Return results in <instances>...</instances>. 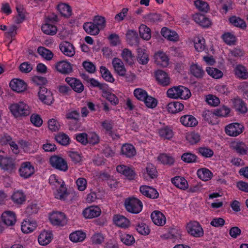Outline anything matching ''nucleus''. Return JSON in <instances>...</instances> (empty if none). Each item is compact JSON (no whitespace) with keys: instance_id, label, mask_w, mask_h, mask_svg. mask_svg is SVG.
Here are the masks:
<instances>
[{"instance_id":"1","label":"nucleus","mask_w":248,"mask_h":248,"mask_svg":"<svg viewBox=\"0 0 248 248\" xmlns=\"http://www.w3.org/2000/svg\"><path fill=\"white\" fill-rule=\"evenodd\" d=\"M9 109L15 118L25 117L31 113L29 106L22 101L11 105Z\"/></svg>"},{"instance_id":"2","label":"nucleus","mask_w":248,"mask_h":248,"mask_svg":"<svg viewBox=\"0 0 248 248\" xmlns=\"http://www.w3.org/2000/svg\"><path fill=\"white\" fill-rule=\"evenodd\" d=\"M124 206L128 212L133 214H138L142 209V202L135 198L126 199L124 202Z\"/></svg>"},{"instance_id":"3","label":"nucleus","mask_w":248,"mask_h":248,"mask_svg":"<svg viewBox=\"0 0 248 248\" xmlns=\"http://www.w3.org/2000/svg\"><path fill=\"white\" fill-rule=\"evenodd\" d=\"M186 229L188 233L195 237H201L204 234L202 226L196 221H190L187 223Z\"/></svg>"},{"instance_id":"4","label":"nucleus","mask_w":248,"mask_h":248,"mask_svg":"<svg viewBox=\"0 0 248 248\" xmlns=\"http://www.w3.org/2000/svg\"><path fill=\"white\" fill-rule=\"evenodd\" d=\"M49 162L52 167L58 170L66 171L68 170L66 161L58 155L52 156L49 159Z\"/></svg>"},{"instance_id":"5","label":"nucleus","mask_w":248,"mask_h":248,"mask_svg":"<svg viewBox=\"0 0 248 248\" xmlns=\"http://www.w3.org/2000/svg\"><path fill=\"white\" fill-rule=\"evenodd\" d=\"M0 167L9 173H12L16 170L14 160L11 157L2 155H0Z\"/></svg>"},{"instance_id":"6","label":"nucleus","mask_w":248,"mask_h":248,"mask_svg":"<svg viewBox=\"0 0 248 248\" xmlns=\"http://www.w3.org/2000/svg\"><path fill=\"white\" fill-rule=\"evenodd\" d=\"M38 94L40 100L42 102L48 105L52 104L54 101L52 93L45 87H40Z\"/></svg>"},{"instance_id":"7","label":"nucleus","mask_w":248,"mask_h":248,"mask_svg":"<svg viewBox=\"0 0 248 248\" xmlns=\"http://www.w3.org/2000/svg\"><path fill=\"white\" fill-rule=\"evenodd\" d=\"M49 219L51 223L56 226H63L67 223L65 215L60 212H54L50 216Z\"/></svg>"},{"instance_id":"8","label":"nucleus","mask_w":248,"mask_h":248,"mask_svg":"<svg viewBox=\"0 0 248 248\" xmlns=\"http://www.w3.org/2000/svg\"><path fill=\"white\" fill-rule=\"evenodd\" d=\"M243 126L239 123H232L226 127L225 132L229 136L235 137L243 132Z\"/></svg>"},{"instance_id":"9","label":"nucleus","mask_w":248,"mask_h":248,"mask_svg":"<svg viewBox=\"0 0 248 248\" xmlns=\"http://www.w3.org/2000/svg\"><path fill=\"white\" fill-rule=\"evenodd\" d=\"M65 80L75 92L81 93L83 91L84 87L79 79L75 78L67 77Z\"/></svg>"},{"instance_id":"10","label":"nucleus","mask_w":248,"mask_h":248,"mask_svg":"<svg viewBox=\"0 0 248 248\" xmlns=\"http://www.w3.org/2000/svg\"><path fill=\"white\" fill-rule=\"evenodd\" d=\"M155 78L158 83L162 86H168L170 84V79L168 74L162 70H157L155 73Z\"/></svg>"},{"instance_id":"11","label":"nucleus","mask_w":248,"mask_h":248,"mask_svg":"<svg viewBox=\"0 0 248 248\" xmlns=\"http://www.w3.org/2000/svg\"><path fill=\"white\" fill-rule=\"evenodd\" d=\"M140 191L144 196L152 199H156L159 197V193L155 188L143 185L140 186Z\"/></svg>"},{"instance_id":"12","label":"nucleus","mask_w":248,"mask_h":248,"mask_svg":"<svg viewBox=\"0 0 248 248\" xmlns=\"http://www.w3.org/2000/svg\"><path fill=\"white\" fill-rule=\"evenodd\" d=\"M19 171L21 177L27 178L34 173V169L30 162H25L21 164Z\"/></svg>"},{"instance_id":"13","label":"nucleus","mask_w":248,"mask_h":248,"mask_svg":"<svg viewBox=\"0 0 248 248\" xmlns=\"http://www.w3.org/2000/svg\"><path fill=\"white\" fill-rule=\"evenodd\" d=\"M61 52L67 57H71L75 54V49L73 45L70 43L64 41L61 43L59 45Z\"/></svg>"},{"instance_id":"14","label":"nucleus","mask_w":248,"mask_h":248,"mask_svg":"<svg viewBox=\"0 0 248 248\" xmlns=\"http://www.w3.org/2000/svg\"><path fill=\"white\" fill-rule=\"evenodd\" d=\"M10 87L14 91L21 93L27 89V85L22 80L16 78L12 80L9 83Z\"/></svg>"},{"instance_id":"15","label":"nucleus","mask_w":248,"mask_h":248,"mask_svg":"<svg viewBox=\"0 0 248 248\" xmlns=\"http://www.w3.org/2000/svg\"><path fill=\"white\" fill-rule=\"evenodd\" d=\"M155 63L162 67H166L169 63V59L167 55L162 51H158L154 55Z\"/></svg>"},{"instance_id":"16","label":"nucleus","mask_w":248,"mask_h":248,"mask_svg":"<svg viewBox=\"0 0 248 248\" xmlns=\"http://www.w3.org/2000/svg\"><path fill=\"white\" fill-rule=\"evenodd\" d=\"M2 221L7 226H13L16 222L15 213L11 211L4 212L1 215Z\"/></svg>"},{"instance_id":"17","label":"nucleus","mask_w":248,"mask_h":248,"mask_svg":"<svg viewBox=\"0 0 248 248\" xmlns=\"http://www.w3.org/2000/svg\"><path fill=\"white\" fill-rule=\"evenodd\" d=\"M116 170L118 172L124 175L130 180H133L136 176L135 172L132 169L124 165H118Z\"/></svg>"},{"instance_id":"18","label":"nucleus","mask_w":248,"mask_h":248,"mask_svg":"<svg viewBox=\"0 0 248 248\" xmlns=\"http://www.w3.org/2000/svg\"><path fill=\"white\" fill-rule=\"evenodd\" d=\"M112 64L114 71L120 76H124L126 69L122 61L118 58H114L112 61Z\"/></svg>"},{"instance_id":"19","label":"nucleus","mask_w":248,"mask_h":248,"mask_svg":"<svg viewBox=\"0 0 248 248\" xmlns=\"http://www.w3.org/2000/svg\"><path fill=\"white\" fill-rule=\"evenodd\" d=\"M55 67L58 71L65 75L71 73L73 70L71 64L66 61H62L58 62L56 64Z\"/></svg>"},{"instance_id":"20","label":"nucleus","mask_w":248,"mask_h":248,"mask_svg":"<svg viewBox=\"0 0 248 248\" xmlns=\"http://www.w3.org/2000/svg\"><path fill=\"white\" fill-rule=\"evenodd\" d=\"M193 18L196 23L203 28H208L211 25L209 18L203 15L196 13L193 16Z\"/></svg>"},{"instance_id":"21","label":"nucleus","mask_w":248,"mask_h":248,"mask_svg":"<svg viewBox=\"0 0 248 248\" xmlns=\"http://www.w3.org/2000/svg\"><path fill=\"white\" fill-rule=\"evenodd\" d=\"M101 212L99 207L97 206H92L84 209L83 214L86 218H92L98 217Z\"/></svg>"},{"instance_id":"22","label":"nucleus","mask_w":248,"mask_h":248,"mask_svg":"<svg viewBox=\"0 0 248 248\" xmlns=\"http://www.w3.org/2000/svg\"><path fill=\"white\" fill-rule=\"evenodd\" d=\"M233 107L239 114H244L248 111L246 104L240 98H235L232 100Z\"/></svg>"},{"instance_id":"23","label":"nucleus","mask_w":248,"mask_h":248,"mask_svg":"<svg viewBox=\"0 0 248 248\" xmlns=\"http://www.w3.org/2000/svg\"><path fill=\"white\" fill-rule=\"evenodd\" d=\"M162 35L168 40L172 42H177L179 37L178 33L174 31L170 30L166 27H163L161 31Z\"/></svg>"},{"instance_id":"24","label":"nucleus","mask_w":248,"mask_h":248,"mask_svg":"<svg viewBox=\"0 0 248 248\" xmlns=\"http://www.w3.org/2000/svg\"><path fill=\"white\" fill-rule=\"evenodd\" d=\"M180 122L186 127H194L198 124V121L191 115H185L180 118Z\"/></svg>"},{"instance_id":"25","label":"nucleus","mask_w":248,"mask_h":248,"mask_svg":"<svg viewBox=\"0 0 248 248\" xmlns=\"http://www.w3.org/2000/svg\"><path fill=\"white\" fill-rule=\"evenodd\" d=\"M153 222L156 225L162 226L166 222L164 215L159 211H154L151 215Z\"/></svg>"},{"instance_id":"26","label":"nucleus","mask_w":248,"mask_h":248,"mask_svg":"<svg viewBox=\"0 0 248 248\" xmlns=\"http://www.w3.org/2000/svg\"><path fill=\"white\" fill-rule=\"evenodd\" d=\"M37 226L36 222L30 219L24 220L21 224V230L25 233H29L33 232Z\"/></svg>"},{"instance_id":"27","label":"nucleus","mask_w":248,"mask_h":248,"mask_svg":"<svg viewBox=\"0 0 248 248\" xmlns=\"http://www.w3.org/2000/svg\"><path fill=\"white\" fill-rule=\"evenodd\" d=\"M229 21L232 25L242 30H245L247 28L245 20L239 16H232L229 18Z\"/></svg>"},{"instance_id":"28","label":"nucleus","mask_w":248,"mask_h":248,"mask_svg":"<svg viewBox=\"0 0 248 248\" xmlns=\"http://www.w3.org/2000/svg\"><path fill=\"white\" fill-rule=\"evenodd\" d=\"M137 60L139 63L145 65L149 61V54L145 49L139 48L137 49Z\"/></svg>"},{"instance_id":"29","label":"nucleus","mask_w":248,"mask_h":248,"mask_svg":"<svg viewBox=\"0 0 248 248\" xmlns=\"http://www.w3.org/2000/svg\"><path fill=\"white\" fill-rule=\"evenodd\" d=\"M122 154L126 157L131 158L135 155L136 149L134 146L130 144H124L121 148Z\"/></svg>"},{"instance_id":"30","label":"nucleus","mask_w":248,"mask_h":248,"mask_svg":"<svg viewBox=\"0 0 248 248\" xmlns=\"http://www.w3.org/2000/svg\"><path fill=\"white\" fill-rule=\"evenodd\" d=\"M126 42L130 46H137L139 44L137 32L134 30H129L126 34Z\"/></svg>"},{"instance_id":"31","label":"nucleus","mask_w":248,"mask_h":248,"mask_svg":"<svg viewBox=\"0 0 248 248\" xmlns=\"http://www.w3.org/2000/svg\"><path fill=\"white\" fill-rule=\"evenodd\" d=\"M52 237V235L50 232L44 231L39 235L38 241L40 245L45 246L51 241Z\"/></svg>"},{"instance_id":"32","label":"nucleus","mask_w":248,"mask_h":248,"mask_svg":"<svg viewBox=\"0 0 248 248\" xmlns=\"http://www.w3.org/2000/svg\"><path fill=\"white\" fill-rule=\"evenodd\" d=\"M83 27L88 34L92 35H97L100 32L99 28L93 22L85 23L83 24Z\"/></svg>"},{"instance_id":"33","label":"nucleus","mask_w":248,"mask_h":248,"mask_svg":"<svg viewBox=\"0 0 248 248\" xmlns=\"http://www.w3.org/2000/svg\"><path fill=\"white\" fill-rule=\"evenodd\" d=\"M121 56L126 64L132 65L134 63L135 56L129 49L124 48L121 53Z\"/></svg>"},{"instance_id":"34","label":"nucleus","mask_w":248,"mask_h":248,"mask_svg":"<svg viewBox=\"0 0 248 248\" xmlns=\"http://www.w3.org/2000/svg\"><path fill=\"white\" fill-rule=\"evenodd\" d=\"M11 199L15 204L21 205L25 202L26 196L22 191L18 190L13 194Z\"/></svg>"},{"instance_id":"35","label":"nucleus","mask_w":248,"mask_h":248,"mask_svg":"<svg viewBox=\"0 0 248 248\" xmlns=\"http://www.w3.org/2000/svg\"><path fill=\"white\" fill-rule=\"evenodd\" d=\"M198 177L202 181H207L213 177L212 172L208 169L201 168L198 170L197 172Z\"/></svg>"},{"instance_id":"36","label":"nucleus","mask_w":248,"mask_h":248,"mask_svg":"<svg viewBox=\"0 0 248 248\" xmlns=\"http://www.w3.org/2000/svg\"><path fill=\"white\" fill-rule=\"evenodd\" d=\"M167 108L169 112L176 113L183 110L184 106L179 102L173 101L169 103Z\"/></svg>"},{"instance_id":"37","label":"nucleus","mask_w":248,"mask_h":248,"mask_svg":"<svg viewBox=\"0 0 248 248\" xmlns=\"http://www.w3.org/2000/svg\"><path fill=\"white\" fill-rule=\"evenodd\" d=\"M171 182L177 187L181 189H185L188 187L187 182L183 177L176 176L171 179Z\"/></svg>"},{"instance_id":"38","label":"nucleus","mask_w":248,"mask_h":248,"mask_svg":"<svg viewBox=\"0 0 248 248\" xmlns=\"http://www.w3.org/2000/svg\"><path fill=\"white\" fill-rule=\"evenodd\" d=\"M159 135L164 139L170 140L173 136V132L171 127L166 126L158 129Z\"/></svg>"},{"instance_id":"39","label":"nucleus","mask_w":248,"mask_h":248,"mask_svg":"<svg viewBox=\"0 0 248 248\" xmlns=\"http://www.w3.org/2000/svg\"><path fill=\"white\" fill-rule=\"evenodd\" d=\"M234 70L236 76L239 78L246 79L248 78V72L245 66L241 64L237 65Z\"/></svg>"},{"instance_id":"40","label":"nucleus","mask_w":248,"mask_h":248,"mask_svg":"<svg viewBox=\"0 0 248 248\" xmlns=\"http://www.w3.org/2000/svg\"><path fill=\"white\" fill-rule=\"evenodd\" d=\"M191 74L198 78H202L204 75V71L201 66L197 64H193L190 67Z\"/></svg>"},{"instance_id":"41","label":"nucleus","mask_w":248,"mask_h":248,"mask_svg":"<svg viewBox=\"0 0 248 248\" xmlns=\"http://www.w3.org/2000/svg\"><path fill=\"white\" fill-rule=\"evenodd\" d=\"M57 10L62 15V16L69 17L72 14V10L70 6L64 3H62L57 5Z\"/></svg>"},{"instance_id":"42","label":"nucleus","mask_w":248,"mask_h":248,"mask_svg":"<svg viewBox=\"0 0 248 248\" xmlns=\"http://www.w3.org/2000/svg\"><path fill=\"white\" fill-rule=\"evenodd\" d=\"M49 183L53 189H56L65 184L62 179L55 174H52L50 176Z\"/></svg>"},{"instance_id":"43","label":"nucleus","mask_w":248,"mask_h":248,"mask_svg":"<svg viewBox=\"0 0 248 248\" xmlns=\"http://www.w3.org/2000/svg\"><path fill=\"white\" fill-rule=\"evenodd\" d=\"M56 189L57 191L55 193V196L58 199L64 200L69 195L65 184Z\"/></svg>"},{"instance_id":"44","label":"nucleus","mask_w":248,"mask_h":248,"mask_svg":"<svg viewBox=\"0 0 248 248\" xmlns=\"http://www.w3.org/2000/svg\"><path fill=\"white\" fill-rule=\"evenodd\" d=\"M115 224L121 228H127L129 226V220L124 216L121 215H115L113 217Z\"/></svg>"},{"instance_id":"45","label":"nucleus","mask_w":248,"mask_h":248,"mask_svg":"<svg viewBox=\"0 0 248 248\" xmlns=\"http://www.w3.org/2000/svg\"><path fill=\"white\" fill-rule=\"evenodd\" d=\"M86 233L80 231H77L69 235L70 240L75 243L83 241L86 238Z\"/></svg>"},{"instance_id":"46","label":"nucleus","mask_w":248,"mask_h":248,"mask_svg":"<svg viewBox=\"0 0 248 248\" xmlns=\"http://www.w3.org/2000/svg\"><path fill=\"white\" fill-rule=\"evenodd\" d=\"M233 149L239 155H244L247 154L248 147L243 142H236L232 144Z\"/></svg>"},{"instance_id":"47","label":"nucleus","mask_w":248,"mask_h":248,"mask_svg":"<svg viewBox=\"0 0 248 248\" xmlns=\"http://www.w3.org/2000/svg\"><path fill=\"white\" fill-rule=\"evenodd\" d=\"M41 30L44 33L50 35H55L57 31V27L47 22L42 26Z\"/></svg>"},{"instance_id":"48","label":"nucleus","mask_w":248,"mask_h":248,"mask_svg":"<svg viewBox=\"0 0 248 248\" xmlns=\"http://www.w3.org/2000/svg\"><path fill=\"white\" fill-rule=\"evenodd\" d=\"M139 33L140 37L144 40H148L151 37L150 29L144 24H142L140 26Z\"/></svg>"},{"instance_id":"49","label":"nucleus","mask_w":248,"mask_h":248,"mask_svg":"<svg viewBox=\"0 0 248 248\" xmlns=\"http://www.w3.org/2000/svg\"><path fill=\"white\" fill-rule=\"evenodd\" d=\"M158 159L164 165L171 166L174 163V158L166 154L160 155L158 157Z\"/></svg>"},{"instance_id":"50","label":"nucleus","mask_w":248,"mask_h":248,"mask_svg":"<svg viewBox=\"0 0 248 248\" xmlns=\"http://www.w3.org/2000/svg\"><path fill=\"white\" fill-rule=\"evenodd\" d=\"M214 114L217 117H227L229 116L230 108L226 106H222L213 110Z\"/></svg>"},{"instance_id":"51","label":"nucleus","mask_w":248,"mask_h":248,"mask_svg":"<svg viewBox=\"0 0 248 248\" xmlns=\"http://www.w3.org/2000/svg\"><path fill=\"white\" fill-rule=\"evenodd\" d=\"M38 53L46 60H50L53 57V53L49 49L43 46H39L37 49Z\"/></svg>"},{"instance_id":"52","label":"nucleus","mask_w":248,"mask_h":248,"mask_svg":"<svg viewBox=\"0 0 248 248\" xmlns=\"http://www.w3.org/2000/svg\"><path fill=\"white\" fill-rule=\"evenodd\" d=\"M198 157L196 155L190 152L184 153L181 156L182 160L187 163H192L197 162Z\"/></svg>"},{"instance_id":"53","label":"nucleus","mask_w":248,"mask_h":248,"mask_svg":"<svg viewBox=\"0 0 248 248\" xmlns=\"http://www.w3.org/2000/svg\"><path fill=\"white\" fill-rule=\"evenodd\" d=\"M148 22L154 23L162 20L161 16L160 14L157 13H150L143 17Z\"/></svg>"},{"instance_id":"54","label":"nucleus","mask_w":248,"mask_h":248,"mask_svg":"<svg viewBox=\"0 0 248 248\" xmlns=\"http://www.w3.org/2000/svg\"><path fill=\"white\" fill-rule=\"evenodd\" d=\"M100 73L102 77L107 81L113 82L114 78L105 66H101L100 68Z\"/></svg>"},{"instance_id":"55","label":"nucleus","mask_w":248,"mask_h":248,"mask_svg":"<svg viewBox=\"0 0 248 248\" xmlns=\"http://www.w3.org/2000/svg\"><path fill=\"white\" fill-rule=\"evenodd\" d=\"M198 153L205 158L211 157L214 155V151L207 147H200L198 148Z\"/></svg>"},{"instance_id":"56","label":"nucleus","mask_w":248,"mask_h":248,"mask_svg":"<svg viewBox=\"0 0 248 248\" xmlns=\"http://www.w3.org/2000/svg\"><path fill=\"white\" fill-rule=\"evenodd\" d=\"M55 139L60 144L66 146L69 143L70 139L68 136L64 133H60L55 136Z\"/></svg>"},{"instance_id":"57","label":"nucleus","mask_w":248,"mask_h":248,"mask_svg":"<svg viewBox=\"0 0 248 248\" xmlns=\"http://www.w3.org/2000/svg\"><path fill=\"white\" fill-rule=\"evenodd\" d=\"M216 115L214 114V111L207 110L203 112L202 117L204 120L210 124H216V120L214 119L216 118Z\"/></svg>"},{"instance_id":"58","label":"nucleus","mask_w":248,"mask_h":248,"mask_svg":"<svg viewBox=\"0 0 248 248\" xmlns=\"http://www.w3.org/2000/svg\"><path fill=\"white\" fill-rule=\"evenodd\" d=\"M194 5L201 12L207 13L209 10V6L207 2L202 0L195 1Z\"/></svg>"},{"instance_id":"59","label":"nucleus","mask_w":248,"mask_h":248,"mask_svg":"<svg viewBox=\"0 0 248 248\" xmlns=\"http://www.w3.org/2000/svg\"><path fill=\"white\" fill-rule=\"evenodd\" d=\"M180 91V86H174L170 88L167 92V95L169 97L173 99H177L179 97Z\"/></svg>"},{"instance_id":"60","label":"nucleus","mask_w":248,"mask_h":248,"mask_svg":"<svg viewBox=\"0 0 248 248\" xmlns=\"http://www.w3.org/2000/svg\"><path fill=\"white\" fill-rule=\"evenodd\" d=\"M206 71L208 75L216 79L220 78L223 76V73L220 70L215 68L207 67Z\"/></svg>"},{"instance_id":"61","label":"nucleus","mask_w":248,"mask_h":248,"mask_svg":"<svg viewBox=\"0 0 248 248\" xmlns=\"http://www.w3.org/2000/svg\"><path fill=\"white\" fill-rule=\"evenodd\" d=\"M93 22L95 24L99 30H103L106 26V19L104 17L96 16L93 19Z\"/></svg>"},{"instance_id":"62","label":"nucleus","mask_w":248,"mask_h":248,"mask_svg":"<svg viewBox=\"0 0 248 248\" xmlns=\"http://www.w3.org/2000/svg\"><path fill=\"white\" fill-rule=\"evenodd\" d=\"M205 40L203 38L197 37L194 40V47L199 52L203 51L205 48Z\"/></svg>"},{"instance_id":"63","label":"nucleus","mask_w":248,"mask_h":248,"mask_svg":"<svg viewBox=\"0 0 248 248\" xmlns=\"http://www.w3.org/2000/svg\"><path fill=\"white\" fill-rule=\"evenodd\" d=\"M137 232L142 235H148L149 234L150 230L148 226L144 223L139 224L136 227Z\"/></svg>"},{"instance_id":"64","label":"nucleus","mask_w":248,"mask_h":248,"mask_svg":"<svg viewBox=\"0 0 248 248\" xmlns=\"http://www.w3.org/2000/svg\"><path fill=\"white\" fill-rule=\"evenodd\" d=\"M146 174L151 179H154L157 177V171L154 165L152 164H149L146 168Z\"/></svg>"}]
</instances>
